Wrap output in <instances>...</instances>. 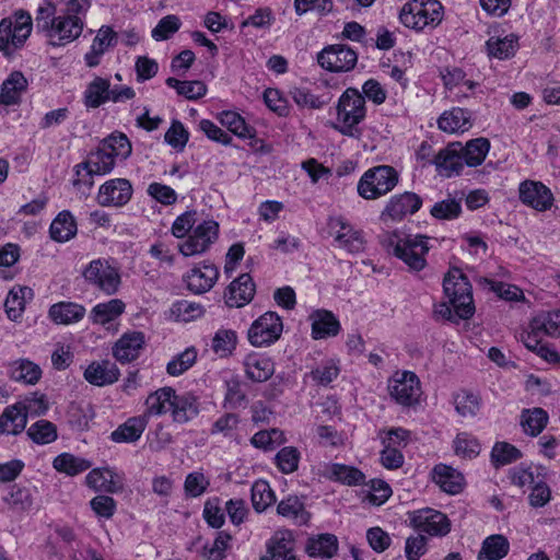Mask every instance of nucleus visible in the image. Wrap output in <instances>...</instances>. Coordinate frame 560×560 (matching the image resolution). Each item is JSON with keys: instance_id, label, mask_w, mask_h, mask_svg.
<instances>
[{"instance_id": "54", "label": "nucleus", "mask_w": 560, "mask_h": 560, "mask_svg": "<svg viewBox=\"0 0 560 560\" xmlns=\"http://www.w3.org/2000/svg\"><path fill=\"white\" fill-rule=\"evenodd\" d=\"M197 360V350L194 347L186 348L176 354L166 364V372L171 376H179L188 371Z\"/></svg>"}, {"instance_id": "57", "label": "nucleus", "mask_w": 560, "mask_h": 560, "mask_svg": "<svg viewBox=\"0 0 560 560\" xmlns=\"http://www.w3.org/2000/svg\"><path fill=\"white\" fill-rule=\"evenodd\" d=\"M27 435L37 444H49L57 439V428L48 420H38L28 428Z\"/></svg>"}, {"instance_id": "38", "label": "nucleus", "mask_w": 560, "mask_h": 560, "mask_svg": "<svg viewBox=\"0 0 560 560\" xmlns=\"http://www.w3.org/2000/svg\"><path fill=\"white\" fill-rule=\"evenodd\" d=\"M110 82L108 79L101 77L94 78L86 86L83 94L84 106L90 108H97L106 102L110 101L109 94Z\"/></svg>"}, {"instance_id": "26", "label": "nucleus", "mask_w": 560, "mask_h": 560, "mask_svg": "<svg viewBox=\"0 0 560 560\" xmlns=\"http://www.w3.org/2000/svg\"><path fill=\"white\" fill-rule=\"evenodd\" d=\"M246 376L253 382H266L275 373L273 361L259 353H249L244 359Z\"/></svg>"}, {"instance_id": "16", "label": "nucleus", "mask_w": 560, "mask_h": 560, "mask_svg": "<svg viewBox=\"0 0 560 560\" xmlns=\"http://www.w3.org/2000/svg\"><path fill=\"white\" fill-rule=\"evenodd\" d=\"M219 278V269L211 262L203 261L191 268L184 277L187 289L195 294L210 291Z\"/></svg>"}, {"instance_id": "17", "label": "nucleus", "mask_w": 560, "mask_h": 560, "mask_svg": "<svg viewBox=\"0 0 560 560\" xmlns=\"http://www.w3.org/2000/svg\"><path fill=\"white\" fill-rule=\"evenodd\" d=\"M463 144L460 142L448 143L441 149L433 160L436 172L444 177L457 176L464 167Z\"/></svg>"}, {"instance_id": "47", "label": "nucleus", "mask_w": 560, "mask_h": 560, "mask_svg": "<svg viewBox=\"0 0 560 560\" xmlns=\"http://www.w3.org/2000/svg\"><path fill=\"white\" fill-rule=\"evenodd\" d=\"M338 549V540L332 534H322L311 538L306 546L310 557L331 558Z\"/></svg>"}, {"instance_id": "20", "label": "nucleus", "mask_w": 560, "mask_h": 560, "mask_svg": "<svg viewBox=\"0 0 560 560\" xmlns=\"http://www.w3.org/2000/svg\"><path fill=\"white\" fill-rule=\"evenodd\" d=\"M331 228L336 230L335 241L339 247L349 253H360L364 249V238L362 232L353 229L343 218H336L331 222Z\"/></svg>"}, {"instance_id": "31", "label": "nucleus", "mask_w": 560, "mask_h": 560, "mask_svg": "<svg viewBox=\"0 0 560 560\" xmlns=\"http://www.w3.org/2000/svg\"><path fill=\"white\" fill-rule=\"evenodd\" d=\"M310 318L312 320V337L314 339L335 337L340 331L341 327L339 320L329 311H316Z\"/></svg>"}, {"instance_id": "34", "label": "nucleus", "mask_w": 560, "mask_h": 560, "mask_svg": "<svg viewBox=\"0 0 560 560\" xmlns=\"http://www.w3.org/2000/svg\"><path fill=\"white\" fill-rule=\"evenodd\" d=\"M116 160L112 158L103 148L100 145L94 152H91L88 160L77 165V174H80L79 168L82 167L88 172L90 176L93 175H106L113 171L116 164Z\"/></svg>"}, {"instance_id": "55", "label": "nucleus", "mask_w": 560, "mask_h": 560, "mask_svg": "<svg viewBox=\"0 0 560 560\" xmlns=\"http://www.w3.org/2000/svg\"><path fill=\"white\" fill-rule=\"evenodd\" d=\"M300 459L301 453L294 446H284L275 456L276 466L284 475L296 471Z\"/></svg>"}, {"instance_id": "11", "label": "nucleus", "mask_w": 560, "mask_h": 560, "mask_svg": "<svg viewBox=\"0 0 560 560\" xmlns=\"http://www.w3.org/2000/svg\"><path fill=\"white\" fill-rule=\"evenodd\" d=\"M282 330L281 317L276 312L268 311L253 322L247 336L254 347H267L281 337Z\"/></svg>"}, {"instance_id": "56", "label": "nucleus", "mask_w": 560, "mask_h": 560, "mask_svg": "<svg viewBox=\"0 0 560 560\" xmlns=\"http://www.w3.org/2000/svg\"><path fill=\"white\" fill-rule=\"evenodd\" d=\"M453 447L457 456L466 459L475 458L480 453L478 440L467 432H462L456 435Z\"/></svg>"}, {"instance_id": "8", "label": "nucleus", "mask_w": 560, "mask_h": 560, "mask_svg": "<svg viewBox=\"0 0 560 560\" xmlns=\"http://www.w3.org/2000/svg\"><path fill=\"white\" fill-rule=\"evenodd\" d=\"M82 277L89 285L106 295L116 294L121 284L119 269L103 258L90 261L83 269Z\"/></svg>"}, {"instance_id": "23", "label": "nucleus", "mask_w": 560, "mask_h": 560, "mask_svg": "<svg viewBox=\"0 0 560 560\" xmlns=\"http://www.w3.org/2000/svg\"><path fill=\"white\" fill-rule=\"evenodd\" d=\"M119 375L116 364L108 360L92 362L83 374L86 382L100 387L114 384L118 381Z\"/></svg>"}, {"instance_id": "63", "label": "nucleus", "mask_w": 560, "mask_h": 560, "mask_svg": "<svg viewBox=\"0 0 560 560\" xmlns=\"http://www.w3.org/2000/svg\"><path fill=\"white\" fill-rule=\"evenodd\" d=\"M521 452L515 446L506 442H498L491 451V460L495 467L504 466L517 460Z\"/></svg>"}, {"instance_id": "6", "label": "nucleus", "mask_w": 560, "mask_h": 560, "mask_svg": "<svg viewBox=\"0 0 560 560\" xmlns=\"http://www.w3.org/2000/svg\"><path fill=\"white\" fill-rule=\"evenodd\" d=\"M445 296L459 319H468L475 313L471 284L459 268H451L443 280Z\"/></svg>"}, {"instance_id": "19", "label": "nucleus", "mask_w": 560, "mask_h": 560, "mask_svg": "<svg viewBox=\"0 0 560 560\" xmlns=\"http://www.w3.org/2000/svg\"><path fill=\"white\" fill-rule=\"evenodd\" d=\"M256 285L248 273H242L234 279L224 292V301L229 307H243L255 296Z\"/></svg>"}, {"instance_id": "1", "label": "nucleus", "mask_w": 560, "mask_h": 560, "mask_svg": "<svg viewBox=\"0 0 560 560\" xmlns=\"http://www.w3.org/2000/svg\"><path fill=\"white\" fill-rule=\"evenodd\" d=\"M36 28L55 47L65 46L75 40L83 32L84 21L74 14L57 15V8L51 0H43L36 10Z\"/></svg>"}, {"instance_id": "35", "label": "nucleus", "mask_w": 560, "mask_h": 560, "mask_svg": "<svg viewBox=\"0 0 560 560\" xmlns=\"http://www.w3.org/2000/svg\"><path fill=\"white\" fill-rule=\"evenodd\" d=\"M26 422L27 411L22 404L9 406L0 417V432L16 435L25 429Z\"/></svg>"}, {"instance_id": "5", "label": "nucleus", "mask_w": 560, "mask_h": 560, "mask_svg": "<svg viewBox=\"0 0 560 560\" xmlns=\"http://www.w3.org/2000/svg\"><path fill=\"white\" fill-rule=\"evenodd\" d=\"M400 23L416 32L438 27L444 18V8L438 0H410L399 11Z\"/></svg>"}, {"instance_id": "53", "label": "nucleus", "mask_w": 560, "mask_h": 560, "mask_svg": "<svg viewBox=\"0 0 560 560\" xmlns=\"http://www.w3.org/2000/svg\"><path fill=\"white\" fill-rule=\"evenodd\" d=\"M530 327L535 330H542L546 336H560V311L541 313L535 316L530 322Z\"/></svg>"}, {"instance_id": "48", "label": "nucleus", "mask_w": 560, "mask_h": 560, "mask_svg": "<svg viewBox=\"0 0 560 560\" xmlns=\"http://www.w3.org/2000/svg\"><path fill=\"white\" fill-rule=\"evenodd\" d=\"M54 468L68 476H75L88 470L92 464L88 459L74 456L70 453L58 455L52 462Z\"/></svg>"}, {"instance_id": "61", "label": "nucleus", "mask_w": 560, "mask_h": 560, "mask_svg": "<svg viewBox=\"0 0 560 560\" xmlns=\"http://www.w3.org/2000/svg\"><path fill=\"white\" fill-rule=\"evenodd\" d=\"M284 442L283 432L278 429L261 430L250 439V444L264 451H272L277 445Z\"/></svg>"}, {"instance_id": "10", "label": "nucleus", "mask_w": 560, "mask_h": 560, "mask_svg": "<svg viewBox=\"0 0 560 560\" xmlns=\"http://www.w3.org/2000/svg\"><path fill=\"white\" fill-rule=\"evenodd\" d=\"M218 236V222L205 220L192 229L184 242L178 244V252L185 257L201 255L211 247Z\"/></svg>"}, {"instance_id": "43", "label": "nucleus", "mask_w": 560, "mask_h": 560, "mask_svg": "<svg viewBox=\"0 0 560 560\" xmlns=\"http://www.w3.org/2000/svg\"><path fill=\"white\" fill-rule=\"evenodd\" d=\"M100 147L103 148V150H105L116 161L127 160L132 152L131 142L129 141L128 137L121 132H114L109 135L104 140H102Z\"/></svg>"}, {"instance_id": "33", "label": "nucleus", "mask_w": 560, "mask_h": 560, "mask_svg": "<svg viewBox=\"0 0 560 560\" xmlns=\"http://www.w3.org/2000/svg\"><path fill=\"white\" fill-rule=\"evenodd\" d=\"M85 315V307L74 302H59L49 307V318L58 325H69L81 320Z\"/></svg>"}, {"instance_id": "59", "label": "nucleus", "mask_w": 560, "mask_h": 560, "mask_svg": "<svg viewBox=\"0 0 560 560\" xmlns=\"http://www.w3.org/2000/svg\"><path fill=\"white\" fill-rule=\"evenodd\" d=\"M11 510L14 512H27L32 509L34 499L31 490L13 486L9 495L4 498Z\"/></svg>"}, {"instance_id": "9", "label": "nucleus", "mask_w": 560, "mask_h": 560, "mask_svg": "<svg viewBox=\"0 0 560 560\" xmlns=\"http://www.w3.org/2000/svg\"><path fill=\"white\" fill-rule=\"evenodd\" d=\"M387 389L390 398L402 407L418 405L422 395L420 380L411 371H396L388 380Z\"/></svg>"}, {"instance_id": "51", "label": "nucleus", "mask_w": 560, "mask_h": 560, "mask_svg": "<svg viewBox=\"0 0 560 560\" xmlns=\"http://www.w3.org/2000/svg\"><path fill=\"white\" fill-rule=\"evenodd\" d=\"M340 373L338 362L334 359H326L314 368L308 376L318 386H328Z\"/></svg>"}, {"instance_id": "24", "label": "nucleus", "mask_w": 560, "mask_h": 560, "mask_svg": "<svg viewBox=\"0 0 560 560\" xmlns=\"http://www.w3.org/2000/svg\"><path fill=\"white\" fill-rule=\"evenodd\" d=\"M260 560H300L294 553V540L290 532H278L267 544V555Z\"/></svg>"}, {"instance_id": "40", "label": "nucleus", "mask_w": 560, "mask_h": 560, "mask_svg": "<svg viewBox=\"0 0 560 560\" xmlns=\"http://www.w3.org/2000/svg\"><path fill=\"white\" fill-rule=\"evenodd\" d=\"M9 375L15 382L34 385L39 381L42 370L39 365L27 359H19L9 365Z\"/></svg>"}, {"instance_id": "62", "label": "nucleus", "mask_w": 560, "mask_h": 560, "mask_svg": "<svg viewBox=\"0 0 560 560\" xmlns=\"http://www.w3.org/2000/svg\"><path fill=\"white\" fill-rule=\"evenodd\" d=\"M336 480L347 486H359L365 482L364 474L355 467L343 464H334L330 468Z\"/></svg>"}, {"instance_id": "7", "label": "nucleus", "mask_w": 560, "mask_h": 560, "mask_svg": "<svg viewBox=\"0 0 560 560\" xmlns=\"http://www.w3.org/2000/svg\"><path fill=\"white\" fill-rule=\"evenodd\" d=\"M399 175L389 165H377L363 173L358 182L357 190L365 200L378 199L390 192L398 184Z\"/></svg>"}, {"instance_id": "12", "label": "nucleus", "mask_w": 560, "mask_h": 560, "mask_svg": "<svg viewBox=\"0 0 560 560\" xmlns=\"http://www.w3.org/2000/svg\"><path fill=\"white\" fill-rule=\"evenodd\" d=\"M318 65L330 72H348L358 62V52L345 44L326 46L317 55Z\"/></svg>"}, {"instance_id": "27", "label": "nucleus", "mask_w": 560, "mask_h": 560, "mask_svg": "<svg viewBox=\"0 0 560 560\" xmlns=\"http://www.w3.org/2000/svg\"><path fill=\"white\" fill-rule=\"evenodd\" d=\"M170 412L174 422L187 423L199 413L198 400L189 393L177 395L174 390Z\"/></svg>"}, {"instance_id": "2", "label": "nucleus", "mask_w": 560, "mask_h": 560, "mask_svg": "<svg viewBox=\"0 0 560 560\" xmlns=\"http://www.w3.org/2000/svg\"><path fill=\"white\" fill-rule=\"evenodd\" d=\"M429 236L404 235L398 231L382 236V243L395 257L404 261L409 271L419 272L427 266L425 256L430 250Z\"/></svg>"}, {"instance_id": "25", "label": "nucleus", "mask_w": 560, "mask_h": 560, "mask_svg": "<svg viewBox=\"0 0 560 560\" xmlns=\"http://www.w3.org/2000/svg\"><path fill=\"white\" fill-rule=\"evenodd\" d=\"M439 128L447 133L465 132L472 127L471 112L462 107L445 110L438 119Z\"/></svg>"}, {"instance_id": "29", "label": "nucleus", "mask_w": 560, "mask_h": 560, "mask_svg": "<svg viewBox=\"0 0 560 560\" xmlns=\"http://www.w3.org/2000/svg\"><path fill=\"white\" fill-rule=\"evenodd\" d=\"M277 513L299 526L306 525L311 518L303 500L298 495L282 499L277 505Z\"/></svg>"}, {"instance_id": "50", "label": "nucleus", "mask_w": 560, "mask_h": 560, "mask_svg": "<svg viewBox=\"0 0 560 560\" xmlns=\"http://www.w3.org/2000/svg\"><path fill=\"white\" fill-rule=\"evenodd\" d=\"M165 83L167 86L175 89L178 95L187 100H198L207 93V85L199 80L180 81L171 77L166 79Z\"/></svg>"}, {"instance_id": "42", "label": "nucleus", "mask_w": 560, "mask_h": 560, "mask_svg": "<svg viewBox=\"0 0 560 560\" xmlns=\"http://www.w3.org/2000/svg\"><path fill=\"white\" fill-rule=\"evenodd\" d=\"M487 51L490 57L504 60L512 58L518 49V37L515 34H509L504 37H490L486 43Z\"/></svg>"}, {"instance_id": "37", "label": "nucleus", "mask_w": 560, "mask_h": 560, "mask_svg": "<svg viewBox=\"0 0 560 560\" xmlns=\"http://www.w3.org/2000/svg\"><path fill=\"white\" fill-rule=\"evenodd\" d=\"M117 475L109 468L92 469L85 477L86 485L95 491L116 493L121 490V483L115 478Z\"/></svg>"}, {"instance_id": "3", "label": "nucleus", "mask_w": 560, "mask_h": 560, "mask_svg": "<svg viewBox=\"0 0 560 560\" xmlns=\"http://www.w3.org/2000/svg\"><path fill=\"white\" fill-rule=\"evenodd\" d=\"M337 121L334 128L350 138H360L362 130L359 125L365 119L366 107L364 96L355 88H348L339 97Z\"/></svg>"}, {"instance_id": "15", "label": "nucleus", "mask_w": 560, "mask_h": 560, "mask_svg": "<svg viewBox=\"0 0 560 560\" xmlns=\"http://www.w3.org/2000/svg\"><path fill=\"white\" fill-rule=\"evenodd\" d=\"M132 185L126 178H113L101 185L97 202L103 207H122L132 197Z\"/></svg>"}, {"instance_id": "32", "label": "nucleus", "mask_w": 560, "mask_h": 560, "mask_svg": "<svg viewBox=\"0 0 560 560\" xmlns=\"http://www.w3.org/2000/svg\"><path fill=\"white\" fill-rule=\"evenodd\" d=\"M27 84V80L21 71H13L1 85L0 104L5 106L19 104Z\"/></svg>"}, {"instance_id": "28", "label": "nucleus", "mask_w": 560, "mask_h": 560, "mask_svg": "<svg viewBox=\"0 0 560 560\" xmlns=\"http://www.w3.org/2000/svg\"><path fill=\"white\" fill-rule=\"evenodd\" d=\"M433 480L434 482L446 493L457 494L459 493L465 483L464 476L455 468L439 464L433 468Z\"/></svg>"}, {"instance_id": "58", "label": "nucleus", "mask_w": 560, "mask_h": 560, "mask_svg": "<svg viewBox=\"0 0 560 560\" xmlns=\"http://www.w3.org/2000/svg\"><path fill=\"white\" fill-rule=\"evenodd\" d=\"M276 500L269 483L258 480L252 486V503L257 512H264Z\"/></svg>"}, {"instance_id": "36", "label": "nucleus", "mask_w": 560, "mask_h": 560, "mask_svg": "<svg viewBox=\"0 0 560 560\" xmlns=\"http://www.w3.org/2000/svg\"><path fill=\"white\" fill-rule=\"evenodd\" d=\"M33 298V291L28 287H13L4 301V310L10 320L18 322L25 311L26 299Z\"/></svg>"}, {"instance_id": "64", "label": "nucleus", "mask_w": 560, "mask_h": 560, "mask_svg": "<svg viewBox=\"0 0 560 560\" xmlns=\"http://www.w3.org/2000/svg\"><path fill=\"white\" fill-rule=\"evenodd\" d=\"M456 411L462 417H474L480 408V399L477 395L462 390L454 396Z\"/></svg>"}, {"instance_id": "52", "label": "nucleus", "mask_w": 560, "mask_h": 560, "mask_svg": "<svg viewBox=\"0 0 560 560\" xmlns=\"http://www.w3.org/2000/svg\"><path fill=\"white\" fill-rule=\"evenodd\" d=\"M232 536L224 532H218L215 539L211 545L206 544L202 546L200 555L206 560H224L226 550L231 547Z\"/></svg>"}, {"instance_id": "41", "label": "nucleus", "mask_w": 560, "mask_h": 560, "mask_svg": "<svg viewBox=\"0 0 560 560\" xmlns=\"http://www.w3.org/2000/svg\"><path fill=\"white\" fill-rule=\"evenodd\" d=\"M126 308L124 301L119 299H112L104 303L96 304L90 313V319L94 324L106 325L116 320Z\"/></svg>"}, {"instance_id": "14", "label": "nucleus", "mask_w": 560, "mask_h": 560, "mask_svg": "<svg viewBox=\"0 0 560 560\" xmlns=\"http://www.w3.org/2000/svg\"><path fill=\"white\" fill-rule=\"evenodd\" d=\"M518 198L523 205L537 211H547L553 205V194L541 182L526 179L520 184Z\"/></svg>"}, {"instance_id": "44", "label": "nucleus", "mask_w": 560, "mask_h": 560, "mask_svg": "<svg viewBox=\"0 0 560 560\" xmlns=\"http://www.w3.org/2000/svg\"><path fill=\"white\" fill-rule=\"evenodd\" d=\"M174 389L172 387H162L154 393L150 394L145 399V413L149 419L150 416H161L171 411L172 397Z\"/></svg>"}, {"instance_id": "18", "label": "nucleus", "mask_w": 560, "mask_h": 560, "mask_svg": "<svg viewBox=\"0 0 560 560\" xmlns=\"http://www.w3.org/2000/svg\"><path fill=\"white\" fill-rule=\"evenodd\" d=\"M422 205V199L415 192L406 191L393 196L381 214L382 220L387 218L401 221L406 215L416 213Z\"/></svg>"}, {"instance_id": "21", "label": "nucleus", "mask_w": 560, "mask_h": 560, "mask_svg": "<svg viewBox=\"0 0 560 560\" xmlns=\"http://www.w3.org/2000/svg\"><path fill=\"white\" fill-rule=\"evenodd\" d=\"M218 119L220 124L225 127L230 132L240 139H249L250 147L257 148L261 141L256 137V130L249 126L245 119L234 110H224L219 114Z\"/></svg>"}, {"instance_id": "45", "label": "nucleus", "mask_w": 560, "mask_h": 560, "mask_svg": "<svg viewBox=\"0 0 560 560\" xmlns=\"http://www.w3.org/2000/svg\"><path fill=\"white\" fill-rule=\"evenodd\" d=\"M510 550L509 540L503 535L487 537L478 553L479 560H501Z\"/></svg>"}, {"instance_id": "49", "label": "nucleus", "mask_w": 560, "mask_h": 560, "mask_svg": "<svg viewBox=\"0 0 560 560\" xmlns=\"http://www.w3.org/2000/svg\"><path fill=\"white\" fill-rule=\"evenodd\" d=\"M548 413L541 408L525 409L522 411L521 425L525 433L536 436L546 427Z\"/></svg>"}, {"instance_id": "22", "label": "nucleus", "mask_w": 560, "mask_h": 560, "mask_svg": "<svg viewBox=\"0 0 560 560\" xmlns=\"http://www.w3.org/2000/svg\"><path fill=\"white\" fill-rule=\"evenodd\" d=\"M144 345V335L141 331H132L122 335L113 348V354L120 363H129L136 360Z\"/></svg>"}, {"instance_id": "39", "label": "nucleus", "mask_w": 560, "mask_h": 560, "mask_svg": "<svg viewBox=\"0 0 560 560\" xmlns=\"http://www.w3.org/2000/svg\"><path fill=\"white\" fill-rule=\"evenodd\" d=\"M77 222L70 211L63 210L52 220L49 234L50 237L59 243L67 242L77 234Z\"/></svg>"}, {"instance_id": "30", "label": "nucleus", "mask_w": 560, "mask_h": 560, "mask_svg": "<svg viewBox=\"0 0 560 560\" xmlns=\"http://www.w3.org/2000/svg\"><path fill=\"white\" fill-rule=\"evenodd\" d=\"M147 425V416L131 417L110 433V440L115 443H133L141 438Z\"/></svg>"}, {"instance_id": "60", "label": "nucleus", "mask_w": 560, "mask_h": 560, "mask_svg": "<svg viewBox=\"0 0 560 560\" xmlns=\"http://www.w3.org/2000/svg\"><path fill=\"white\" fill-rule=\"evenodd\" d=\"M237 336L234 330L220 329L212 338L211 348L221 358L232 353L236 346Z\"/></svg>"}, {"instance_id": "46", "label": "nucleus", "mask_w": 560, "mask_h": 560, "mask_svg": "<svg viewBox=\"0 0 560 560\" xmlns=\"http://www.w3.org/2000/svg\"><path fill=\"white\" fill-rule=\"evenodd\" d=\"M490 150L487 138H476L463 145L464 164L470 167L480 165Z\"/></svg>"}, {"instance_id": "4", "label": "nucleus", "mask_w": 560, "mask_h": 560, "mask_svg": "<svg viewBox=\"0 0 560 560\" xmlns=\"http://www.w3.org/2000/svg\"><path fill=\"white\" fill-rule=\"evenodd\" d=\"M33 19L28 11L20 9L0 21V52L11 59L22 49L32 34Z\"/></svg>"}, {"instance_id": "13", "label": "nucleus", "mask_w": 560, "mask_h": 560, "mask_svg": "<svg viewBox=\"0 0 560 560\" xmlns=\"http://www.w3.org/2000/svg\"><path fill=\"white\" fill-rule=\"evenodd\" d=\"M409 520L418 533L432 537L446 536L451 530V521L447 515L431 508L413 511Z\"/></svg>"}]
</instances>
